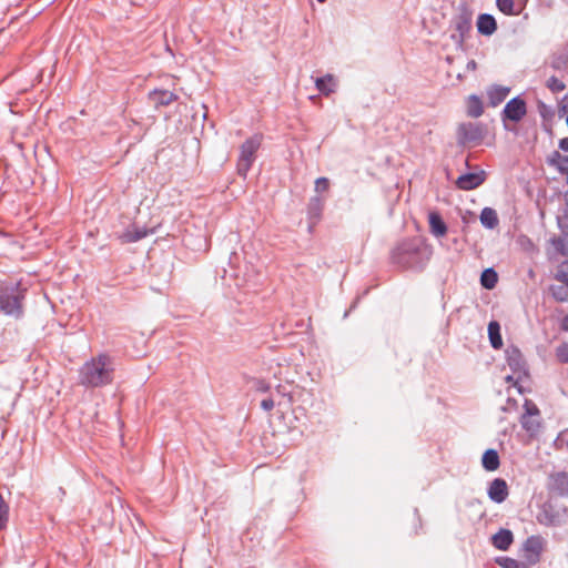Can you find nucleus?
I'll list each match as a JSON object with an SVG mask.
<instances>
[{
  "label": "nucleus",
  "instance_id": "obj_17",
  "mask_svg": "<svg viewBox=\"0 0 568 568\" xmlns=\"http://www.w3.org/2000/svg\"><path fill=\"white\" fill-rule=\"evenodd\" d=\"M430 233L436 237H442L447 233V225L442 215L434 211L428 214Z\"/></svg>",
  "mask_w": 568,
  "mask_h": 568
},
{
  "label": "nucleus",
  "instance_id": "obj_41",
  "mask_svg": "<svg viewBox=\"0 0 568 568\" xmlns=\"http://www.w3.org/2000/svg\"><path fill=\"white\" fill-rule=\"evenodd\" d=\"M275 406V402L273 399L272 396L267 397V398H264L262 402H261V407L265 410V412H270L274 408Z\"/></svg>",
  "mask_w": 568,
  "mask_h": 568
},
{
  "label": "nucleus",
  "instance_id": "obj_25",
  "mask_svg": "<svg viewBox=\"0 0 568 568\" xmlns=\"http://www.w3.org/2000/svg\"><path fill=\"white\" fill-rule=\"evenodd\" d=\"M497 282L498 274L493 267L486 268L481 272L480 284L484 288L493 290L496 286Z\"/></svg>",
  "mask_w": 568,
  "mask_h": 568
},
{
  "label": "nucleus",
  "instance_id": "obj_1",
  "mask_svg": "<svg viewBox=\"0 0 568 568\" xmlns=\"http://www.w3.org/2000/svg\"><path fill=\"white\" fill-rule=\"evenodd\" d=\"M433 254L432 247L420 236L400 241L390 252V261L400 270L422 272Z\"/></svg>",
  "mask_w": 568,
  "mask_h": 568
},
{
  "label": "nucleus",
  "instance_id": "obj_50",
  "mask_svg": "<svg viewBox=\"0 0 568 568\" xmlns=\"http://www.w3.org/2000/svg\"><path fill=\"white\" fill-rule=\"evenodd\" d=\"M59 493H60V495H62V496H64V495H65V491H64V489H63V488H59Z\"/></svg>",
  "mask_w": 568,
  "mask_h": 568
},
{
  "label": "nucleus",
  "instance_id": "obj_36",
  "mask_svg": "<svg viewBox=\"0 0 568 568\" xmlns=\"http://www.w3.org/2000/svg\"><path fill=\"white\" fill-rule=\"evenodd\" d=\"M314 189H315V192L318 194L328 191L329 180L324 176L316 179Z\"/></svg>",
  "mask_w": 568,
  "mask_h": 568
},
{
  "label": "nucleus",
  "instance_id": "obj_2",
  "mask_svg": "<svg viewBox=\"0 0 568 568\" xmlns=\"http://www.w3.org/2000/svg\"><path fill=\"white\" fill-rule=\"evenodd\" d=\"M114 374V361L101 353L87 361L79 369V384L85 388H100L112 384Z\"/></svg>",
  "mask_w": 568,
  "mask_h": 568
},
{
  "label": "nucleus",
  "instance_id": "obj_52",
  "mask_svg": "<svg viewBox=\"0 0 568 568\" xmlns=\"http://www.w3.org/2000/svg\"><path fill=\"white\" fill-rule=\"evenodd\" d=\"M326 0H317V2L320 3H324Z\"/></svg>",
  "mask_w": 568,
  "mask_h": 568
},
{
  "label": "nucleus",
  "instance_id": "obj_33",
  "mask_svg": "<svg viewBox=\"0 0 568 568\" xmlns=\"http://www.w3.org/2000/svg\"><path fill=\"white\" fill-rule=\"evenodd\" d=\"M520 423L523 428L531 434H535L540 427L539 422L531 419V417L528 418L527 416H523Z\"/></svg>",
  "mask_w": 568,
  "mask_h": 568
},
{
  "label": "nucleus",
  "instance_id": "obj_9",
  "mask_svg": "<svg viewBox=\"0 0 568 568\" xmlns=\"http://www.w3.org/2000/svg\"><path fill=\"white\" fill-rule=\"evenodd\" d=\"M527 113V104L526 101L518 97L510 99L504 110L501 111V120L506 125V121L519 122Z\"/></svg>",
  "mask_w": 568,
  "mask_h": 568
},
{
  "label": "nucleus",
  "instance_id": "obj_20",
  "mask_svg": "<svg viewBox=\"0 0 568 568\" xmlns=\"http://www.w3.org/2000/svg\"><path fill=\"white\" fill-rule=\"evenodd\" d=\"M481 465L487 471H495L499 468L500 459L496 449H486L481 457Z\"/></svg>",
  "mask_w": 568,
  "mask_h": 568
},
{
  "label": "nucleus",
  "instance_id": "obj_38",
  "mask_svg": "<svg viewBox=\"0 0 568 568\" xmlns=\"http://www.w3.org/2000/svg\"><path fill=\"white\" fill-rule=\"evenodd\" d=\"M525 408L526 413L523 416H527L528 418L539 414L538 407L528 400L525 403Z\"/></svg>",
  "mask_w": 568,
  "mask_h": 568
},
{
  "label": "nucleus",
  "instance_id": "obj_51",
  "mask_svg": "<svg viewBox=\"0 0 568 568\" xmlns=\"http://www.w3.org/2000/svg\"><path fill=\"white\" fill-rule=\"evenodd\" d=\"M565 201L568 204V191L565 193Z\"/></svg>",
  "mask_w": 568,
  "mask_h": 568
},
{
  "label": "nucleus",
  "instance_id": "obj_4",
  "mask_svg": "<svg viewBox=\"0 0 568 568\" xmlns=\"http://www.w3.org/2000/svg\"><path fill=\"white\" fill-rule=\"evenodd\" d=\"M473 12L465 6H460L458 13L452 19V26L455 30L450 39L458 47H462L473 29Z\"/></svg>",
  "mask_w": 568,
  "mask_h": 568
},
{
  "label": "nucleus",
  "instance_id": "obj_19",
  "mask_svg": "<svg viewBox=\"0 0 568 568\" xmlns=\"http://www.w3.org/2000/svg\"><path fill=\"white\" fill-rule=\"evenodd\" d=\"M509 92H510V89L508 87H503V85H497V84L490 87L487 91L489 104L491 106H497L507 98Z\"/></svg>",
  "mask_w": 568,
  "mask_h": 568
},
{
  "label": "nucleus",
  "instance_id": "obj_45",
  "mask_svg": "<svg viewBox=\"0 0 568 568\" xmlns=\"http://www.w3.org/2000/svg\"><path fill=\"white\" fill-rule=\"evenodd\" d=\"M559 149L568 152V138H562L559 140Z\"/></svg>",
  "mask_w": 568,
  "mask_h": 568
},
{
  "label": "nucleus",
  "instance_id": "obj_30",
  "mask_svg": "<svg viewBox=\"0 0 568 568\" xmlns=\"http://www.w3.org/2000/svg\"><path fill=\"white\" fill-rule=\"evenodd\" d=\"M9 520V506L0 494V530L7 527Z\"/></svg>",
  "mask_w": 568,
  "mask_h": 568
},
{
  "label": "nucleus",
  "instance_id": "obj_23",
  "mask_svg": "<svg viewBox=\"0 0 568 568\" xmlns=\"http://www.w3.org/2000/svg\"><path fill=\"white\" fill-rule=\"evenodd\" d=\"M335 85L334 77L329 73L315 80L316 89L326 97L335 91Z\"/></svg>",
  "mask_w": 568,
  "mask_h": 568
},
{
  "label": "nucleus",
  "instance_id": "obj_35",
  "mask_svg": "<svg viewBox=\"0 0 568 568\" xmlns=\"http://www.w3.org/2000/svg\"><path fill=\"white\" fill-rule=\"evenodd\" d=\"M565 158V155H562L559 151H554L547 159V163L550 165V166H554L556 168L557 170H559V166L562 162V159Z\"/></svg>",
  "mask_w": 568,
  "mask_h": 568
},
{
  "label": "nucleus",
  "instance_id": "obj_31",
  "mask_svg": "<svg viewBox=\"0 0 568 568\" xmlns=\"http://www.w3.org/2000/svg\"><path fill=\"white\" fill-rule=\"evenodd\" d=\"M555 278L568 287V261L562 262L558 266Z\"/></svg>",
  "mask_w": 568,
  "mask_h": 568
},
{
  "label": "nucleus",
  "instance_id": "obj_34",
  "mask_svg": "<svg viewBox=\"0 0 568 568\" xmlns=\"http://www.w3.org/2000/svg\"><path fill=\"white\" fill-rule=\"evenodd\" d=\"M568 57L565 54L557 55L551 61V67L555 70L561 71L567 68Z\"/></svg>",
  "mask_w": 568,
  "mask_h": 568
},
{
  "label": "nucleus",
  "instance_id": "obj_32",
  "mask_svg": "<svg viewBox=\"0 0 568 568\" xmlns=\"http://www.w3.org/2000/svg\"><path fill=\"white\" fill-rule=\"evenodd\" d=\"M546 85L554 93L561 92L566 88L565 83L555 75L547 80Z\"/></svg>",
  "mask_w": 568,
  "mask_h": 568
},
{
  "label": "nucleus",
  "instance_id": "obj_16",
  "mask_svg": "<svg viewBox=\"0 0 568 568\" xmlns=\"http://www.w3.org/2000/svg\"><path fill=\"white\" fill-rule=\"evenodd\" d=\"M514 541V535L509 529L501 528L493 537L491 542L498 550L506 551Z\"/></svg>",
  "mask_w": 568,
  "mask_h": 568
},
{
  "label": "nucleus",
  "instance_id": "obj_22",
  "mask_svg": "<svg viewBox=\"0 0 568 568\" xmlns=\"http://www.w3.org/2000/svg\"><path fill=\"white\" fill-rule=\"evenodd\" d=\"M466 113L470 118H479L484 113V105L481 99L471 94L467 98Z\"/></svg>",
  "mask_w": 568,
  "mask_h": 568
},
{
  "label": "nucleus",
  "instance_id": "obj_39",
  "mask_svg": "<svg viewBox=\"0 0 568 568\" xmlns=\"http://www.w3.org/2000/svg\"><path fill=\"white\" fill-rule=\"evenodd\" d=\"M557 356L562 363H568V344H562L557 348Z\"/></svg>",
  "mask_w": 568,
  "mask_h": 568
},
{
  "label": "nucleus",
  "instance_id": "obj_29",
  "mask_svg": "<svg viewBox=\"0 0 568 568\" xmlns=\"http://www.w3.org/2000/svg\"><path fill=\"white\" fill-rule=\"evenodd\" d=\"M538 521L545 526H552L556 523V516L546 507L537 516Z\"/></svg>",
  "mask_w": 568,
  "mask_h": 568
},
{
  "label": "nucleus",
  "instance_id": "obj_27",
  "mask_svg": "<svg viewBox=\"0 0 568 568\" xmlns=\"http://www.w3.org/2000/svg\"><path fill=\"white\" fill-rule=\"evenodd\" d=\"M496 6L506 16H517L519 13L515 10V0H496Z\"/></svg>",
  "mask_w": 568,
  "mask_h": 568
},
{
  "label": "nucleus",
  "instance_id": "obj_43",
  "mask_svg": "<svg viewBox=\"0 0 568 568\" xmlns=\"http://www.w3.org/2000/svg\"><path fill=\"white\" fill-rule=\"evenodd\" d=\"M561 174H568V155H565L558 170Z\"/></svg>",
  "mask_w": 568,
  "mask_h": 568
},
{
  "label": "nucleus",
  "instance_id": "obj_26",
  "mask_svg": "<svg viewBox=\"0 0 568 568\" xmlns=\"http://www.w3.org/2000/svg\"><path fill=\"white\" fill-rule=\"evenodd\" d=\"M495 561L500 568H530L525 561H519L506 556L497 557Z\"/></svg>",
  "mask_w": 568,
  "mask_h": 568
},
{
  "label": "nucleus",
  "instance_id": "obj_6",
  "mask_svg": "<svg viewBox=\"0 0 568 568\" xmlns=\"http://www.w3.org/2000/svg\"><path fill=\"white\" fill-rule=\"evenodd\" d=\"M485 136L484 125L479 122H465L458 125L457 143L466 145L468 143H479Z\"/></svg>",
  "mask_w": 568,
  "mask_h": 568
},
{
  "label": "nucleus",
  "instance_id": "obj_28",
  "mask_svg": "<svg viewBox=\"0 0 568 568\" xmlns=\"http://www.w3.org/2000/svg\"><path fill=\"white\" fill-rule=\"evenodd\" d=\"M550 292L552 297L558 302H567L568 301V287L562 285H551Z\"/></svg>",
  "mask_w": 568,
  "mask_h": 568
},
{
  "label": "nucleus",
  "instance_id": "obj_15",
  "mask_svg": "<svg viewBox=\"0 0 568 568\" xmlns=\"http://www.w3.org/2000/svg\"><path fill=\"white\" fill-rule=\"evenodd\" d=\"M477 31L479 34L490 37L497 30V21L493 14L480 13L477 18Z\"/></svg>",
  "mask_w": 568,
  "mask_h": 568
},
{
  "label": "nucleus",
  "instance_id": "obj_5",
  "mask_svg": "<svg viewBox=\"0 0 568 568\" xmlns=\"http://www.w3.org/2000/svg\"><path fill=\"white\" fill-rule=\"evenodd\" d=\"M262 136L255 134L248 139H246L240 149V156L237 160V173L239 175L245 178L247 172L250 171L254 160L255 153L261 146Z\"/></svg>",
  "mask_w": 568,
  "mask_h": 568
},
{
  "label": "nucleus",
  "instance_id": "obj_13",
  "mask_svg": "<svg viewBox=\"0 0 568 568\" xmlns=\"http://www.w3.org/2000/svg\"><path fill=\"white\" fill-rule=\"evenodd\" d=\"M549 489L560 497H568V473L551 474L549 476Z\"/></svg>",
  "mask_w": 568,
  "mask_h": 568
},
{
  "label": "nucleus",
  "instance_id": "obj_3",
  "mask_svg": "<svg viewBox=\"0 0 568 568\" xmlns=\"http://www.w3.org/2000/svg\"><path fill=\"white\" fill-rule=\"evenodd\" d=\"M27 288L21 282L4 281L0 283V311L13 318L23 316V301Z\"/></svg>",
  "mask_w": 568,
  "mask_h": 568
},
{
  "label": "nucleus",
  "instance_id": "obj_48",
  "mask_svg": "<svg viewBox=\"0 0 568 568\" xmlns=\"http://www.w3.org/2000/svg\"><path fill=\"white\" fill-rule=\"evenodd\" d=\"M561 328L568 332V313L564 316L561 321Z\"/></svg>",
  "mask_w": 568,
  "mask_h": 568
},
{
  "label": "nucleus",
  "instance_id": "obj_24",
  "mask_svg": "<svg viewBox=\"0 0 568 568\" xmlns=\"http://www.w3.org/2000/svg\"><path fill=\"white\" fill-rule=\"evenodd\" d=\"M488 338L493 348L499 349L503 346L500 325L497 321L489 322Z\"/></svg>",
  "mask_w": 568,
  "mask_h": 568
},
{
  "label": "nucleus",
  "instance_id": "obj_46",
  "mask_svg": "<svg viewBox=\"0 0 568 568\" xmlns=\"http://www.w3.org/2000/svg\"><path fill=\"white\" fill-rule=\"evenodd\" d=\"M467 70L475 71L477 69V63L475 60H469L466 65Z\"/></svg>",
  "mask_w": 568,
  "mask_h": 568
},
{
  "label": "nucleus",
  "instance_id": "obj_42",
  "mask_svg": "<svg viewBox=\"0 0 568 568\" xmlns=\"http://www.w3.org/2000/svg\"><path fill=\"white\" fill-rule=\"evenodd\" d=\"M505 381H506L507 383H511L515 387H517V389H518V392H519L520 394L523 393V388H521V386L519 385V381H520V379H517V375H515L514 373H513V375H507V376L505 377Z\"/></svg>",
  "mask_w": 568,
  "mask_h": 568
},
{
  "label": "nucleus",
  "instance_id": "obj_10",
  "mask_svg": "<svg viewBox=\"0 0 568 568\" xmlns=\"http://www.w3.org/2000/svg\"><path fill=\"white\" fill-rule=\"evenodd\" d=\"M486 179L485 171L474 172V173H465L458 176L456 180V186L459 190L470 191L478 186H480Z\"/></svg>",
  "mask_w": 568,
  "mask_h": 568
},
{
  "label": "nucleus",
  "instance_id": "obj_37",
  "mask_svg": "<svg viewBox=\"0 0 568 568\" xmlns=\"http://www.w3.org/2000/svg\"><path fill=\"white\" fill-rule=\"evenodd\" d=\"M552 245L555 246L556 251H558L561 254H566V243L567 239L564 236L554 237L551 240Z\"/></svg>",
  "mask_w": 568,
  "mask_h": 568
},
{
  "label": "nucleus",
  "instance_id": "obj_7",
  "mask_svg": "<svg viewBox=\"0 0 568 568\" xmlns=\"http://www.w3.org/2000/svg\"><path fill=\"white\" fill-rule=\"evenodd\" d=\"M545 539L539 535L529 536L523 544L524 558L527 566H534L540 561L545 548Z\"/></svg>",
  "mask_w": 568,
  "mask_h": 568
},
{
  "label": "nucleus",
  "instance_id": "obj_49",
  "mask_svg": "<svg viewBox=\"0 0 568 568\" xmlns=\"http://www.w3.org/2000/svg\"><path fill=\"white\" fill-rule=\"evenodd\" d=\"M281 388H282V386H281V385H278V386L276 387V392H277L278 394L285 395L284 393H282Z\"/></svg>",
  "mask_w": 568,
  "mask_h": 568
},
{
  "label": "nucleus",
  "instance_id": "obj_40",
  "mask_svg": "<svg viewBox=\"0 0 568 568\" xmlns=\"http://www.w3.org/2000/svg\"><path fill=\"white\" fill-rule=\"evenodd\" d=\"M558 111L560 116L564 114H568V93L562 97L559 102Z\"/></svg>",
  "mask_w": 568,
  "mask_h": 568
},
{
  "label": "nucleus",
  "instance_id": "obj_44",
  "mask_svg": "<svg viewBox=\"0 0 568 568\" xmlns=\"http://www.w3.org/2000/svg\"><path fill=\"white\" fill-rule=\"evenodd\" d=\"M539 113L545 119L548 113H551L548 106L544 102H539Z\"/></svg>",
  "mask_w": 568,
  "mask_h": 568
},
{
  "label": "nucleus",
  "instance_id": "obj_18",
  "mask_svg": "<svg viewBox=\"0 0 568 568\" xmlns=\"http://www.w3.org/2000/svg\"><path fill=\"white\" fill-rule=\"evenodd\" d=\"M150 231L145 227L136 226L135 224L132 227L125 230L120 236L123 243H135L149 235Z\"/></svg>",
  "mask_w": 568,
  "mask_h": 568
},
{
  "label": "nucleus",
  "instance_id": "obj_8",
  "mask_svg": "<svg viewBox=\"0 0 568 568\" xmlns=\"http://www.w3.org/2000/svg\"><path fill=\"white\" fill-rule=\"evenodd\" d=\"M506 362L511 372L517 375V379L528 376L527 364L520 349L510 345L505 351Z\"/></svg>",
  "mask_w": 568,
  "mask_h": 568
},
{
  "label": "nucleus",
  "instance_id": "obj_12",
  "mask_svg": "<svg viewBox=\"0 0 568 568\" xmlns=\"http://www.w3.org/2000/svg\"><path fill=\"white\" fill-rule=\"evenodd\" d=\"M488 497L497 504H501L508 497V485L503 478H495L488 487Z\"/></svg>",
  "mask_w": 568,
  "mask_h": 568
},
{
  "label": "nucleus",
  "instance_id": "obj_14",
  "mask_svg": "<svg viewBox=\"0 0 568 568\" xmlns=\"http://www.w3.org/2000/svg\"><path fill=\"white\" fill-rule=\"evenodd\" d=\"M149 101L154 105L155 109L161 106H168L178 100V95L169 90L154 89L148 94Z\"/></svg>",
  "mask_w": 568,
  "mask_h": 568
},
{
  "label": "nucleus",
  "instance_id": "obj_21",
  "mask_svg": "<svg viewBox=\"0 0 568 568\" xmlns=\"http://www.w3.org/2000/svg\"><path fill=\"white\" fill-rule=\"evenodd\" d=\"M480 223L488 230H494L499 224L497 212L491 207H484L479 215Z\"/></svg>",
  "mask_w": 568,
  "mask_h": 568
},
{
  "label": "nucleus",
  "instance_id": "obj_11",
  "mask_svg": "<svg viewBox=\"0 0 568 568\" xmlns=\"http://www.w3.org/2000/svg\"><path fill=\"white\" fill-rule=\"evenodd\" d=\"M325 206V199L321 195H315L310 199L307 204V220L310 230H312L322 219Z\"/></svg>",
  "mask_w": 568,
  "mask_h": 568
},
{
  "label": "nucleus",
  "instance_id": "obj_47",
  "mask_svg": "<svg viewBox=\"0 0 568 568\" xmlns=\"http://www.w3.org/2000/svg\"><path fill=\"white\" fill-rule=\"evenodd\" d=\"M257 389L261 392H267L270 389V386L265 382L261 381L258 382Z\"/></svg>",
  "mask_w": 568,
  "mask_h": 568
}]
</instances>
